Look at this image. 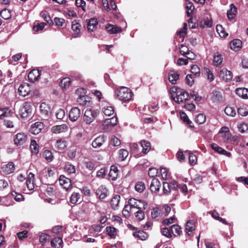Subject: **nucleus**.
Here are the masks:
<instances>
[{"mask_svg": "<svg viewBox=\"0 0 248 248\" xmlns=\"http://www.w3.org/2000/svg\"><path fill=\"white\" fill-rule=\"evenodd\" d=\"M145 188V186L142 182H138L135 186V190L138 192H142Z\"/></svg>", "mask_w": 248, "mask_h": 248, "instance_id": "c03bdc74", "label": "nucleus"}, {"mask_svg": "<svg viewBox=\"0 0 248 248\" xmlns=\"http://www.w3.org/2000/svg\"><path fill=\"white\" fill-rule=\"evenodd\" d=\"M211 216L215 219L218 220L224 224H228L226 220L225 219L220 217L219 216L218 213L216 210H214L211 212Z\"/></svg>", "mask_w": 248, "mask_h": 248, "instance_id": "e433bc0d", "label": "nucleus"}, {"mask_svg": "<svg viewBox=\"0 0 248 248\" xmlns=\"http://www.w3.org/2000/svg\"><path fill=\"white\" fill-rule=\"evenodd\" d=\"M179 75L177 72L174 71H171L168 75V79L171 84H175L179 78Z\"/></svg>", "mask_w": 248, "mask_h": 248, "instance_id": "c85d7f7f", "label": "nucleus"}, {"mask_svg": "<svg viewBox=\"0 0 248 248\" xmlns=\"http://www.w3.org/2000/svg\"><path fill=\"white\" fill-rule=\"evenodd\" d=\"M120 196L116 195L113 197L110 202V205L111 207L115 210L117 209L119 203L120 201Z\"/></svg>", "mask_w": 248, "mask_h": 248, "instance_id": "72a5a7b5", "label": "nucleus"}, {"mask_svg": "<svg viewBox=\"0 0 248 248\" xmlns=\"http://www.w3.org/2000/svg\"><path fill=\"white\" fill-rule=\"evenodd\" d=\"M195 223L192 220H188L185 225V232L188 235H191L193 233V231L195 230Z\"/></svg>", "mask_w": 248, "mask_h": 248, "instance_id": "6ab92c4d", "label": "nucleus"}, {"mask_svg": "<svg viewBox=\"0 0 248 248\" xmlns=\"http://www.w3.org/2000/svg\"><path fill=\"white\" fill-rule=\"evenodd\" d=\"M230 45L231 49L237 51L241 47L242 42L239 39H234L231 42Z\"/></svg>", "mask_w": 248, "mask_h": 248, "instance_id": "393cba45", "label": "nucleus"}, {"mask_svg": "<svg viewBox=\"0 0 248 248\" xmlns=\"http://www.w3.org/2000/svg\"><path fill=\"white\" fill-rule=\"evenodd\" d=\"M220 77L226 82L230 81L232 78V74L226 68H223L219 73Z\"/></svg>", "mask_w": 248, "mask_h": 248, "instance_id": "9d476101", "label": "nucleus"}, {"mask_svg": "<svg viewBox=\"0 0 248 248\" xmlns=\"http://www.w3.org/2000/svg\"><path fill=\"white\" fill-rule=\"evenodd\" d=\"M211 147L213 150H214L215 152H217V153L223 155H225L227 156L230 157L231 155V153L227 152L225 150L223 149L221 147H219L217 144L216 143H212L211 144Z\"/></svg>", "mask_w": 248, "mask_h": 248, "instance_id": "ddd939ff", "label": "nucleus"}, {"mask_svg": "<svg viewBox=\"0 0 248 248\" xmlns=\"http://www.w3.org/2000/svg\"><path fill=\"white\" fill-rule=\"evenodd\" d=\"M43 156L46 160L47 161L50 162L52 161L53 156L52 152L49 150H45L43 153Z\"/></svg>", "mask_w": 248, "mask_h": 248, "instance_id": "79ce46f5", "label": "nucleus"}, {"mask_svg": "<svg viewBox=\"0 0 248 248\" xmlns=\"http://www.w3.org/2000/svg\"><path fill=\"white\" fill-rule=\"evenodd\" d=\"M30 149L32 154L37 155L39 152V145L34 140L31 141Z\"/></svg>", "mask_w": 248, "mask_h": 248, "instance_id": "473e14b6", "label": "nucleus"}, {"mask_svg": "<svg viewBox=\"0 0 248 248\" xmlns=\"http://www.w3.org/2000/svg\"><path fill=\"white\" fill-rule=\"evenodd\" d=\"M98 111L91 109H87L84 115L83 120L87 124H91L97 116Z\"/></svg>", "mask_w": 248, "mask_h": 248, "instance_id": "39448f33", "label": "nucleus"}, {"mask_svg": "<svg viewBox=\"0 0 248 248\" xmlns=\"http://www.w3.org/2000/svg\"><path fill=\"white\" fill-rule=\"evenodd\" d=\"M59 182L61 186L66 190H70L72 188L71 180L65 177L64 175H61L59 178Z\"/></svg>", "mask_w": 248, "mask_h": 248, "instance_id": "0eeeda50", "label": "nucleus"}, {"mask_svg": "<svg viewBox=\"0 0 248 248\" xmlns=\"http://www.w3.org/2000/svg\"><path fill=\"white\" fill-rule=\"evenodd\" d=\"M199 24L202 28H204L205 26L210 28L213 26V22L211 19L207 18L206 20H204V24H202V21H201Z\"/></svg>", "mask_w": 248, "mask_h": 248, "instance_id": "3c124183", "label": "nucleus"}, {"mask_svg": "<svg viewBox=\"0 0 248 248\" xmlns=\"http://www.w3.org/2000/svg\"><path fill=\"white\" fill-rule=\"evenodd\" d=\"M71 83V79L69 78H63L61 81V86L62 88H68Z\"/></svg>", "mask_w": 248, "mask_h": 248, "instance_id": "864d4df0", "label": "nucleus"}, {"mask_svg": "<svg viewBox=\"0 0 248 248\" xmlns=\"http://www.w3.org/2000/svg\"><path fill=\"white\" fill-rule=\"evenodd\" d=\"M18 91L20 95L25 97L30 92V88L28 84L25 83L20 85Z\"/></svg>", "mask_w": 248, "mask_h": 248, "instance_id": "2eb2a0df", "label": "nucleus"}, {"mask_svg": "<svg viewBox=\"0 0 248 248\" xmlns=\"http://www.w3.org/2000/svg\"><path fill=\"white\" fill-rule=\"evenodd\" d=\"M66 146V141L63 139H60L58 140L55 144V147L61 150L64 149Z\"/></svg>", "mask_w": 248, "mask_h": 248, "instance_id": "c9c22d12", "label": "nucleus"}, {"mask_svg": "<svg viewBox=\"0 0 248 248\" xmlns=\"http://www.w3.org/2000/svg\"><path fill=\"white\" fill-rule=\"evenodd\" d=\"M98 21L96 18H92L87 22V28L89 31H93L96 27Z\"/></svg>", "mask_w": 248, "mask_h": 248, "instance_id": "2f4dec72", "label": "nucleus"}, {"mask_svg": "<svg viewBox=\"0 0 248 248\" xmlns=\"http://www.w3.org/2000/svg\"><path fill=\"white\" fill-rule=\"evenodd\" d=\"M106 140V137L104 135L99 136L93 141L92 143V147L94 148L100 147Z\"/></svg>", "mask_w": 248, "mask_h": 248, "instance_id": "f8f14e48", "label": "nucleus"}, {"mask_svg": "<svg viewBox=\"0 0 248 248\" xmlns=\"http://www.w3.org/2000/svg\"><path fill=\"white\" fill-rule=\"evenodd\" d=\"M225 113L229 116L234 117L236 115L235 109L231 107L227 106L224 109Z\"/></svg>", "mask_w": 248, "mask_h": 248, "instance_id": "49530a36", "label": "nucleus"}, {"mask_svg": "<svg viewBox=\"0 0 248 248\" xmlns=\"http://www.w3.org/2000/svg\"><path fill=\"white\" fill-rule=\"evenodd\" d=\"M230 7V9L229 10H228L227 15L228 18L231 20L235 17L237 13V8L233 4H231Z\"/></svg>", "mask_w": 248, "mask_h": 248, "instance_id": "7c9ffc66", "label": "nucleus"}, {"mask_svg": "<svg viewBox=\"0 0 248 248\" xmlns=\"http://www.w3.org/2000/svg\"><path fill=\"white\" fill-rule=\"evenodd\" d=\"M160 185V181L156 178H154L150 186L151 191L152 192L157 193L159 191Z\"/></svg>", "mask_w": 248, "mask_h": 248, "instance_id": "4468645a", "label": "nucleus"}, {"mask_svg": "<svg viewBox=\"0 0 248 248\" xmlns=\"http://www.w3.org/2000/svg\"><path fill=\"white\" fill-rule=\"evenodd\" d=\"M106 29L110 34H116L122 31L121 28L110 24H107Z\"/></svg>", "mask_w": 248, "mask_h": 248, "instance_id": "aec40b11", "label": "nucleus"}, {"mask_svg": "<svg viewBox=\"0 0 248 248\" xmlns=\"http://www.w3.org/2000/svg\"><path fill=\"white\" fill-rule=\"evenodd\" d=\"M161 233L163 235L166 236L168 238H170L171 237V231L170 228V229L168 228H164L161 230Z\"/></svg>", "mask_w": 248, "mask_h": 248, "instance_id": "bf43d9fd", "label": "nucleus"}, {"mask_svg": "<svg viewBox=\"0 0 248 248\" xmlns=\"http://www.w3.org/2000/svg\"><path fill=\"white\" fill-rule=\"evenodd\" d=\"M128 155V152L124 149H121L119 151V159L122 161L125 160V159Z\"/></svg>", "mask_w": 248, "mask_h": 248, "instance_id": "ea45409f", "label": "nucleus"}, {"mask_svg": "<svg viewBox=\"0 0 248 248\" xmlns=\"http://www.w3.org/2000/svg\"><path fill=\"white\" fill-rule=\"evenodd\" d=\"M216 30L220 36L222 38H225L228 35V34L225 32L224 28L221 25H217Z\"/></svg>", "mask_w": 248, "mask_h": 248, "instance_id": "37998d69", "label": "nucleus"}, {"mask_svg": "<svg viewBox=\"0 0 248 248\" xmlns=\"http://www.w3.org/2000/svg\"><path fill=\"white\" fill-rule=\"evenodd\" d=\"M143 210H139L135 213V217L139 221L143 220L145 217V215Z\"/></svg>", "mask_w": 248, "mask_h": 248, "instance_id": "052dcab7", "label": "nucleus"}, {"mask_svg": "<svg viewBox=\"0 0 248 248\" xmlns=\"http://www.w3.org/2000/svg\"><path fill=\"white\" fill-rule=\"evenodd\" d=\"M180 114L181 119L182 120H183L184 122L186 123L190 127H193V125H191V124H192L191 121L189 120L187 115L185 112H180Z\"/></svg>", "mask_w": 248, "mask_h": 248, "instance_id": "8fccbe9b", "label": "nucleus"}, {"mask_svg": "<svg viewBox=\"0 0 248 248\" xmlns=\"http://www.w3.org/2000/svg\"><path fill=\"white\" fill-rule=\"evenodd\" d=\"M80 195L78 193H73L70 197V202L72 204H75L79 200Z\"/></svg>", "mask_w": 248, "mask_h": 248, "instance_id": "09e8293b", "label": "nucleus"}, {"mask_svg": "<svg viewBox=\"0 0 248 248\" xmlns=\"http://www.w3.org/2000/svg\"><path fill=\"white\" fill-rule=\"evenodd\" d=\"M0 15L4 19H8L12 16L11 11L7 9L1 10L0 12Z\"/></svg>", "mask_w": 248, "mask_h": 248, "instance_id": "a19ab883", "label": "nucleus"}, {"mask_svg": "<svg viewBox=\"0 0 248 248\" xmlns=\"http://www.w3.org/2000/svg\"><path fill=\"white\" fill-rule=\"evenodd\" d=\"M103 111L105 115L109 116L113 114L114 109L112 107L107 106L103 108Z\"/></svg>", "mask_w": 248, "mask_h": 248, "instance_id": "603ef678", "label": "nucleus"}, {"mask_svg": "<svg viewBox=\"0 0 248 248\" xmlns=\"http://www.w3.org/2000/svg\"><path fill=\"white\" fill-rule=\"evenodd\" d=\"M235 92L239 97L244 99L248 98V89L245 88H237Z\"/></svg>", "mask_w": 248, "mask_h": 248, "instance_id": "bb28decb", "label": "nucleus"}, {"mask_svg": "<svg viewBox=\"0 0 248 248\" xmlns=\"http://www.w3.org/2000/svg\"><path fill=\"white\" fill-rule=\"evenodd\" d=\"M65 114L64 109L60 108L56 113V116L58 119L62 120L65 116Z\"/></svg>", "mask_w": 248, "mask_h": 248, "instance_id": "774afa93", "label": "nucleus"}, {"mask_svg": "<svg viewBox=\"0 0 248 248\" xmlns=\"http://www.w3.org/2000/svg\"><path fill=\"white\" fill-rule=\"evenodd\" d=\"M170 93L173 100L178 104L187 100L189 96L186 91L175 86L170 88Z\"/></svg>", "mask_w": 248, "mask_h": 248, "instance_id": "f257e3e1", "label": "nucleus"}, {"mask_svg": "<svg viewBox=\"0 0 248 248\" xmlns=\"http://www.w3.org/2000/svg\"><path fill=\"white\" fill-rule=\"evenodd\" d=\"M133 235L141 240H145L148 238V234L143 231L135 232Z\"/></svg>", "mask_w": 248, "mask_h": 248, "instance_id": "f704fd0d", "label": "nucleus"}, {"mask_svg": "<svg viewBox=\"0 0 248 248\" xmlns=\"http://www.w3.org/2000/svg\"><path fill=\"white\" fill-rule=\"evenodd\" d=\"M191 72L196 76H199L200 75V70L197 65H193L191 67Z\"/></svg>", "mask_w": 248, "mask_h": 248, "instance_id": "338daca9", "label": "nucleus"}, {"mask_svg": "<svg viewBox=\"0 0 248 248\" xmlns=\"http://www.w3.org/2000/svg\"><path fill=\"white\" fill-rule=\"evenodd\" d=\"M11 115L10 110L7 108H0V118H2L5 117H9Z\"/></svg>", "mask_w": 248, "mask_h": 248, "instance_id": "a18cd8bd", "label": "nucleus"}, {"mask_svg": "<svg viewBox=\"0 0 248 248\" xmlns=\"http://www.w3.org/2000/svg\"><path fill=\"white\" fill-rule=\"evenodd\" d=\"M80 115V110L78 107L71 108L69 113V117L71 121H76Z\"/></svg>", "mask_w": 248, "mask_h": 248, "instance_id": "1a4fd4ad", "label": "nucleus"}, {"mask_svg": "<svg viewBox=\"0 0 248 248\" xmlns=\"http://www.w3.org/2000/svg\"><path fill=\"white\" fill-rule=\"evenodd\" d=\"M11 195L17 202H20L23 200V196L20 193H17L15 191H11Z\"/></svg>", "mask_w": 248, "mask_h": 248, "instance_id": "13d9d810", "label": "nucleus"}, {"mask_svg": "<svg viewBox=\"0 0 248 248\" xmlns=\"http://www.w3.org/2000/svg\"><path fill=\"white\" fill-rule=\"evenodd\" d=\"M172 233L175 232L174 235H180L182 232L181 228L178 225H173L170 227Z\"/></svg>", "mask_w": 248, "mask_h": 248, "instance_id": "6e6d98bb", "label": "nucleus"}, {"mask_svg": "<svg viewBox=\"0 0 248 248\" xmlns=\"http://www.w3.org/2000/svg\"><path fill=\"white\" fill-rule=\"evenodd\" d=\"M43 127V123L39 122H36L31 125L30 129V132L34 135L38 134L41 132Z\"/></svg>", "mask_w": 248, "mask_h": 248, "instance_id": "9b49d317", "label": "nucleus"}, {"mask_svg": "<svg viewBox=\"0 0 248 248\" xmlns=\"http://www.w3.org/2000/svg\"><path fill=\"white\" fill-rule=\"evenodd\" d=\"M118 175V169L117 167L114 165H112L110 167L108 176L109 178L112 180H115Z\"/></svg>", "mask_w": 248, "mask_h": 248, "instance_id": "5701e85b", "label": "nucleus"}, {"mask_svg": "<svg viewBox=\"0 0 248 248\" xmlns=\"http://www.w3.org/2000/svg\"><path fill=\"white\" fill-rule=\"evenodd\" d=\"M189 50L188 48L184 45H181L180 47V52L182 55L184 56H186L187 54L189 53Z\"/></svg>", "mask_w": 248, "mask_h": 248, "instance_id": "0e129e2a", "label": "nucleus"}, {"mask_svg": "<svg viewBox=\"0 0 248 248\" xmlns=\"http://www.w3.org/2000/svg\"><path fill=\"white\" fill-rule=\"evenodd\" d=\"M46 25V23L41 22L34 26L33 30L35 32H38L39 31H42Z\"/></svg>", "mask_w": 248, "mask_h": 248, "instance_id": "680f3d73", "label": "nucleus"}, {"mask_svg": "<svg viewBox=\"0 0 248 248\" xmlns=\"http://www.w3.org/2000/svg\"><path fill=\"white\" fill-rule=\"evenodd\" d=\"M27 139V136L24 133H19L14 136V141L16 145H22L26 142Z\"/></svg>", "mask_w": 248, "mask_h": 248, "instance_id": "6e6552de", "label": "nucleus"}, {"mask_svg": "<svg viewBox=\"0 0 248 248\" xmlns=\"http://www.w3.org/2000/svg\"><path fill=\"white\" fill-rule=\"evenodd\" d=\"M128 202L130 207H134L139 210H145L148 206V204L144 201L137 200L134 198L129 199Z\"/></svg>", "mask_w": 248, "mask_h": 248, "instance_id": "7ed1b4c3", "label": "nucleus"}, {"mask_svg": "<svg viewBox=\"0 0 248 248\" xmlns=\"http://www.w3.org/2000/svg\"><path fill=\"white\" fill-rule=\"evenodd\" d=\"M186 82L189 86H192L194 83V80L193 77L191 74H188L186 77Z\"/></svg>", "mask_w": 248, "mask_h": 248, "instance_id": "69168bd1", "label": "nucleus"}, {"mask_svg": "<svg viewBox=\"0 0 248 248\" xmlns=\"http://www.w3.org/2000/svg\"><path fill=\"white\" fill-rule=\"evenodd\" d=\"M96 195L100 199H104L108 195V189L104 186H100L96 191Z\"/></svg>", "mask_w": 248, "mask_h": 248, "instance_id": "a211bd4d", "label": "nucleus"}, {"mask_svg": "<svg viewBox=\"0 0 248 248\" xmlns=\"http://www.w3.org/2000/svg\"><path fill=\"white\" fill-rule=\"evenodd\" d=\"M41 113L46 117H48L50 114V107L46 103H42L40 106Z\"/></svg>", "mask_w": 248, "mask_h": 248, "instance_id": "412c9836", "label": "nucleus"}, {"mask_svg": "<svg viewBox=\"0 0 248 248\" xmlns=\"http://www.w3.org/2000/svg\"><path fill=\"white\" fill-rule=\"evenodd\" d=\"M40 71L38 69H33L28 74L29 79L31 82L37 81L40 76Z\"/></svg>", "mask_w": 248, "mask_h": 248, "instance_id": "dca6fc26", "label": "nucleus"}, {"mask_svg": "<svg viewBox=\"0 0 248 248\" xmlns=\"http://www.w3.org/2000/svg\"><path fill=\"white\" fill-rule=\"evenodd\" d=\"M187 30V24L186 23H184V27L180 30L177 32V35H179L180 38H184L185 35L186 34V31Z\"/></svg>", "mask_w": 248, "mask_h": 248, "instance_id": "4d7b16f0", "label": "nucleus"}, {"mask_svg": "<svg viewBox=\"0 0 248 248\" xmlns=\"http://www.w3.org/2000/svg\"><path fill=\"white\" fill-rule=\"evenodd\" d=\"M213 62L214 65L216 66H218L221 64V63L222 62V56L220 54L217 53L215 55L214 57Z\"/></svg>", "mask_w": 248, "mask_h": 248, "instance_id": "de8ad7c7", "label": "nucleus"}, {"mask_svg": "<svg viewBox=\"0 0 248 248\" xmlns=\"http://www.w3.org/2000/svg\"><path fill=\"white\" fill-rule=\"evenodd\" d=\"M65 170L69 174L74 173L76 171L75 167L71 164H66L64 166Z\"/></svg>", "mask_w": 248, "mask_h": 248, "instance_id": "e2e57ef3", "label": "nucleus"}, {"mask_svg": "<svg viewBox=\"0 0 248 248\" xmlns=\"http://www.w3.org/2000/svg\"><path fill=\"white\" fill-rule=\"evenodd\" d=\"M117 118L116 117L106 119L102 124L103 128L107 131L111 130L112 128L117 124Z\"/></svg>", "mask_w": 248, "mask_h": 248, "instance_id": "423d86ee", "label": "nucleus"}, {"mask_svg": "<svg viewBox=\"0 0 248 248\" xmlns=\"http://www.w3.org/2000/svg\"><path fill=\"white\" fill-rule=\"evenodd\" d=\"M34 177V174L31 172H30L26 182V186L30 190H32L34 188L33 183Z\"/></svg>", "mask_w": 248, "mask_h": 248, "instance_id": "a878e982", "label": "nucleus"}, {"mask_svg": "<svg viewBox=\"0 0 248 248\" xmlns=\"http://www.w3.org/2000/svg\"><path fill=\"white\" fill-rule=\"evenodd\" d=\"M62 240L61 237H55L51 241V247L54 248H62Z\"/></svg>", "mask_w": 248, "mask_h": 248, "instance_id": "c756f323", "label": "nucleus"}, {"mask_svg": "<svg viewBox=\"0 0 248 248\" xmlns=\"http://www.w3.org/2000/svg\"><path fill=\"white\" fill-rule=\"evenodd\" d=\"M206 120V117L203 114H199L195 118V121L198 124H203Z\"/></svg>", "mask_w": 248, "mask_h": 248, "instance_id": "5fc2aeb1", "label": "nucleus"}, {"mask_svg": "<svg viewBox=\"0 0 248 248\" xmlns=\"http://www.w3.org/2000/svg\"><path fill=\"white\" fill-rule=\"evenodd\" d=\"M211 99L213 102L221 101L222 100L221 93L217 90L213 91Z\"/></svg>", "mask_w": 248, "mask_h": 248, "instance_id": "b1692460", "label": "nucleus"}, {"mask_svg": "<svg viewBox=\"0 0 248 248\" xmlns=\"http://www.w3.org/2000/svg\"><path fill=\"white\" fill-rule=\"evenodd\" d=\"M3 172L6 174H9L13 172L15 170V165L13 162H10L7 164L2 167Z\"/></svg>", "mask_w": 248, "mask_h": 248, "instance_id": "4be33fe9", "label": "nucleus"}, {"mask_svg": "<svg viewBox=\"0 0 248 248\" xmlns=\"http://www.w3.org/2000/svg\"><path fill=\"white\" fill-rule=\"evenodd\" d=\"M141 146L142 147V153L144 154H147L151 150V143L145 140H142L140 142Z\"/></svg>", "mask_w": 248, "mask_h": 248, "instance_id": "cd10ccee", "label": "nucleus"}, {"mask_svg": "<svg viewBox=\"0 0 248 248\" xmlns=\"http://www.w3.org/2000/svg\"><path fill=\"white\" fill-rule=\"evenodd\" d=\"M186 13L187 16H190L195 9L194 6L191 2L186 1Z\"/></svg>", "mask_w": 248, "mask_h": 248, "instance_id": "4c0bfd02", "label": "nucleus"}, {"mask_svg": "<svg viewBox=\"0 0 248 248\" xmlns=\"http://www.w3.org/2000/svg\"><path fill=\"white\" fill-rule=\"evenodd\" d=\"M115 94L119 100L123 101H129L132 97V93L128 88L121 87L115 92Z\"/></svg>", "mask_w": 248, "mask_h": 248, "instance_id": "f03ea898", "label": "nucleus"}, {"mask_svg": "<svg viewBox=\"0 0 248 248\" xmlns=\"http://www.w3.org/2000/svg\"><path fill=\"white\" fill-rule=\"evenodd\" d=\"M108 234L111 237L114 238L116 235L117 229L111 226L107 227L106 228Z\"/></svg>", "mask_w": 248, "mask_h": 248, "instance_id": "58836bf2", "label": "nucleus"}, {"mask_svg": "<svg viewBox=\"0 0 248 248\" xmlns=\"http://www.w3.org/2000/svg\"><path fill=\"white\" fill-rule=\"evenodd\" d=\"M32 108L31 103L25 102L20 108L19 113L22 118H26L31 114Z\"/></svg>", "mask_w": 248, "mask_h": 248, "instance_id": "20e7f679", "label": "nucleus"}, {"mask_svg": "<svg viewBox=\"0 0 248 248\" xmlns=\"http://www.w3.org/2000/svg\"><path fill=\"white\" fill-rule=\"evenodd\" d=\"M68 129L66 124L58 125L54 126L51 128V131L55 134H59L66 131Z\"/></svg>", "mask_w": 248, "mask_h": 248, "instance_id": "f3484780", "label": "nucleus"}]
</instances>
